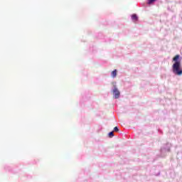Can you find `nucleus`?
<instances>
[{"mask_svg":"<svg viewBox=\"0 0 182 182\" xmlns=\"http://www.w3.org/2000/svg\"><path fill=\"white\" fill-rule=\"evenodd\" d=\"M174 63L172 65V71L174 75L177 76H181L182 75V66H181V60H180V55H175L173 59Z\"/></svg>","mask_w":182,"mask_h":182,"instance_id":"1","label":"nucleus"},{"mask_svg":"<svg viewBox=\"0 0 182 182\" xmlns=\"http://www.w3.org/2000/svg\"><path fill=\"white\" fill-rule=\"evenodd\" d=\"M171 144L167 142L166 144H164L160 149V156L161 157H166L168 153L171 151Z\"/></svg>","mask_w":182,"mask_h":182,"instance_id":"2","label":"nucleus"},{"mask_svg":"<svg viewBox=\"0 0 182 182\" xmlns=\"http://www.w3.org/2000/svg\"><path fill=\"white\" fill-rule=\"evenodd\" d=\"M120 97V91L117 87H114V99H119Z\"/></svg>","mask_w":182,"mask_h":182,"instance_id":"3","label":"nucleus"},{"mask_svg":"<svg viewBox=\"0 0 182 182\" xmlns=\"http://www.w3.org/2000/svg\"><path fill=\"white\" fill-rule=\"evenodd\" d=\"M131 19L133 22H137L139 21V16L137 14H134L131 16Z\"/></svg>","mask_w":182,"mask_h":182,"instance_id":"4","label":"nucleus"},{"mask_svg":"<svg viewBox=\"0 0 182 182\" xmlns=\"http://www.w3.org/2000/svg\"><path fill=\"white\" fill-rule=\"evenodd\" d=\"M157 0H147L148 5H153Z\"/></svg>","mask_w":182,"mask_h":182,"instance_id":"5","label":"nucleus"},{"mask_svg":"<svg viewBox=\"0 0 182 182\" xmlns=\"http://www.w3.org/2000/svg\"><path fill=\"white\" fill-rule=\"evenodd\" d=\"M114 132L115 133L119 132V127H114Z\"/></svg>","mask_w":182,"mask_h":182,"instance_id":"6","label":"nucleus"},{"mask_svg":"<svg viewBox=\"0 0 182 182\" xmlns=\"http://www.w3.org/2000/svg\"><path fill=\"white\" fill-rule=\"evenodd\" d=\"M117 76V70L115 69L114 70V77Z\"/></svg>","mask_w":182,"mask_h":182,"instance_id":"7","label":"nucleus"}]
</instances>
